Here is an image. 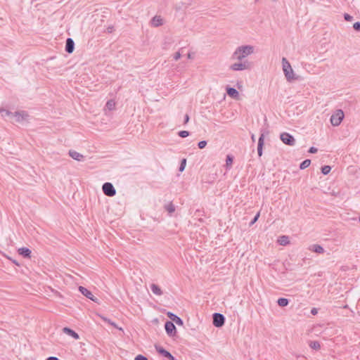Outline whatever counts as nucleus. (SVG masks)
<instances>
[{
	"instance_id": "obj_43",
	"label": "nucleus",
	"mask_w": 360,
	"mask_h": 360,
	"mask_svg": "<svg viewBox=\"0 0 360 360\" xmlns=\"http://www.w3.org/2000/svg\"><path fill=\"white\" fill-rule=\"evenodd\" d=\"M46 360H59V359L55 356H50Z\"/></svg>"
},
{
	"instance_id": "obj_29",
	"label": "nucleus",
	"mask_w": 360,
	"mask_h": 360,
	"mask_svg": "<svg viewBox=\"0 0 360 360\" xmlns=\"http://www.w3.org/2000/svg\"><path fill=\"white\" fill-rule=\"evenodd\" d=\"M331 170V167L328 165H325L323 167H321V172L326 175L328 174Z\"/></svg>"
},
{
	"instance_id": "obj_32",
	"label": "nucleus",
	"mask_w": 360,
	"mask_h": 360,
	"mask_svg": "<svg viewBox=\"0 0 360 360\" xmlns=\"http://www.w3.org/2000/svg\"><path fill=\"white\" fill-rule=\"evenodd\" d=\"M173 321L179 326H183L184 324L183 321L179 316H177Z\"/></svg>"
},
{
	"instance_id": "obj_25",
	"label": "nucleus",
	"mask_w": 360,
	"mask_h": 360,
	"mask_svg": "<svg viewBox=\"0 0 360 360\" xmlns=\"http://www.w3.org/2000/svg\"><path fill=\"white\" fill-rule=\"evenodd\" d=\"M311 164V160H309V159H307L305 160H304L300 165V168L301 169H304L306 168H307Z\"/></svg>"
},
{
	"instance_id": "obj_7",
	"label": "nucleus",
	"mask_w": 360,
	"mask_h": 360,
	"mask_svg": "<svg viewBox=\"0 0 360 360\" xmlns=\"http://www.w3.org/2000/svg\"><path fill=\"white\" fill-rule=\"evenodd\" d=\"M212 316V323L215 327L220 328L224 325L225 318L223 314L219 313H214Z\"/></svg>"
},
{
	"instance_id": "obj_33",
	"label": "nucleus",
	"mask_w": 360,
	"mask_h": 360,
	"mask_svg": "<svg viewBox=\"0 0 360 360\" xmlns=\"http://www.w3.org/2000/svg\"><path fill=\"white\" fill-rule=\"evenodd\" d=\"M199 148L202 149L207 146V141H201L198 144Z\"/></svg>"
},
{
	"instance_id": "obj_24",
	"label": "nucleus",
	"mask_w": 360,
	"mask_h": 360,
	"mask_svg": "<svg viewBox=\"0 0 360 360\" xmlns=\"http://www.w3.org/2000/svg\"><path fill=\"white\" fill-rule=\"evenodd\" d=\"M105 108L109 110H112L115 108V102L113 100H109L105 104Z\"/></svg>"
},
{
	"instance_id": "obj_30",
	"label": "nucleus",
	"mask_w": 360,
	"mask_h": 360,
	"mask_svg": "<svg viewBox=\"0 0 360 360\" xmlns=\"http://www.w3.org/2000/svg\"><path fill=\"white\" fill-rule=\"evenodd\" d=\"M186 164V160L185 158H184L181 162V165H180V167L179 169V172H183L184 170Z\"/></svg>"
},
{
	"instance_id": "obj_19",
	"label": "nucleus",
	"mask_w": 360,
	"mask_h": 360,
	"mask_svg": "<svg viewBox=\"0 0 360 360\" xmlns=\"http://www.w3.org/2000/svg\"><path fill=\"white\" fill-rule=\"evenodd\" d=\"M264 134H262L259 138L258 146H257V153H258V155L259 157H261L262 155V148H263V146H264Z\"/></svg>"
},
{
	"instance_id": "obj_27",
	"label": "nucleus",
	"mask_w": 360,
	"mask_h": 360,
	"mask_svg": "<svg viewBox=\"0 0 360 360\" xmlns=\"http://www.w3.org/2000/svg\"><path fill=\"white\" fill-rule=\"evenodd\" d=\"M233 157H232V156H231V155H228L226 156V167H230L232 165V164H233Z\"/></svg>"
},
{
	"instance_id": "obj_6",
	"label": "nucleus",
	"mask_w": 360,
	"mask_h": 360,
	"mask_svg": "<svg viewBox=\"0 0 360 360\" xmlns=\"http://www.w3.org/2000/svg\"><path fill=\"white\" fill-rule=\"evenodd\" d=\"M103 193L109 197H112L116 194V190L111 183L106 182L102 186Z\"/></svg>"
},
{
	"instance_id": "obj_11",
	"label": "nucleus",
	"mask_w": 360,
	"mask_h": 360,
	"mask_svg": "<svg viewBox=\"0 0 360 360\" xmlns=\"http://www.w3.org/2000/svg\"><path fill=\"white\" fill-rule=\"evenodd\" d=\"M155 349L157 350V352L162 354L163 356L169 359V360H176L172 354L170 352H169L168 351H167L166 349H165L163 347H160V346H155Z\"/></svg>"
},
{
	"instance_id": "obj_48",
	"label": "nucleus",
	"mask_w": 360,
	"mask_h": 360,
	"mask_svg": "<svg viewBox=\"0 0 360 360\" xmlns=\"http://www.w3.org/2000/svg\"><path fill=\"white\" fill-rule=\"evenodd\" d=\"M13 262H14L15 264L18 265V264L16 262V261H13Z\"/></svg>"
},
{
	"instance_id": "obj_41",
	"label": "nucleus",
	"mask_w": 360,
	"mask_h": 360,
	"mask_svg": "<svg viewBox=\"0 0 360 360\" xmlns=\"http://www.w3.org/2000/svg\"><path fill=\"white\" fill-rule=\"evenodd\" d=\"M317 150H317V148H315V147H311V148H309V153H316V152H317Z\"/></svg>"
},
{
	"instance_id": "obj_20",
	"label": "nucleus",
	"mask_w": 360,
	"mask_h": 360,
	"mask_svg": "<svg viewBox=\"0 0 360 360\" xmlns=\"http://www.w3.org/2000/svg\"><path fill=\"white\" fill-rule=\"evenodd\" d=\"M278 243L281 245H286L290 243L289 238L287 236H281L278 239Z\"/></svg>"
},
{
	"instance_id": "obj_44",
	"label": "nucleus",
	"mask_w": 360,
	"mask_h": 360,
	"mask_svg": "<svg viewBox=\"0 0 360 360\" xmlns=\"http://www.w3.org/2000/svg\"><path fill=\"white\" fill-rule=\"evenodd\" d=\"M311 314H314H314H316V313H317V309H316V308H313V309H311Z\"/></svg>"
},
{
	"instance_id": "obj_1",
	"label": "nucleus",
	"mask_w": 360,
	"mask_h": 360,
	"mask_svg": "<svg viewBox=\"0 0 360 360\" xmlns=\"http://www.w3.org/2000/svg\"><path fill=\"white\" fill-rule=\"evenodd\" d=\"M254 52V46L250 45L240 46L234 51L232 58L243 61V60Z\"/></svg>"
},
{
	"instance_id": "obj_42",
	"label": "nucleus",
	"mask_w": 360,
	"mask_h": 360,
	"mask_svg": "<svg viewBox=\"0 0 360 360\" xmlns=\"http://www.w3.org/2000/svg\"><path fill=\"white\" fill-rule=\"evenodd\" d=\"M189 121V115L188 114H186L184 117V124H186Z\"/></svg>"
},
{
	"instance_id": "obj_49",
	"label": "nucleus",
	"mask_w": 360,
	"mask_h": 360,
	"mask_svg": "<svg viewBox=\"0 0 360 360\" xmlns=\"http://www.w3.org/2000/svg\"><path fill=\"white\" fill-rule=\"evenodd\" d=\"M359 222H360V216L359 217Z\"/></svg>"
},
{
	"instance_id": "obj_9",
	"label": "nucleus",
	"mask_w": 360,
	"mask_h": 360,
	"mask_svg": "<svg viewBox=\"0 0 360 360\" xmlns=\"http://www.w3.org/2000/svg\"><path fill=\"white\" fill-rule=\"evenodd\" d=\"M79 292L83 295H84L85 297H86L87 298H89V300L95 302H98V299L96 297H95L94 296V295L91 293V291H89L88 289H86V288L83 287V286H79Z\"/></svg>"
},
{
	"instance_id": "obj_26",
	"label": "nucleus",
	"mask_w": 360,
	"mask_h": 360,
	"mask_svg": "<svg viewBox=\"0 0 360 360\" xmlns=\"http://www.w3.org/2000/svg\"><path fill=\"white\" fill-rule=\"evenodd\" d=\"M0 114L1 115L2 117H4V116L12 117V115H13V112H11V111H9L8 110L4 109V108H0Z\"/></svg>"
},
{
	"instance_id": "obj_14",
	"label": "nucleus",
	"mask_w": 360,
	"mask_h": 360,
	"mask_svg": "<svg viewBox=\"0 0 360 360\" xmlns=\"http://www.w3.org/2000/svg\"><path fill=\"white\" fill-rule=\"evenodd\" d=\"M18 252L25 258H30L32 252L27 248H21L18 249Z\"/></svg>"
},
{
	"instance_id": "obj_23",
	"label": "nucleus",
	"mask_w": 360,
	"mask_h": 360,
	"mask_svg": "<svg viewBox=\"0 0 360 360\" xmlns=\"http://www.w3.org/2000/svg\"><path fill=\"white\" fill-rule=\"evenodd\" d=\"M277 303L280 307H283L288 304L289 300L286 298L281 297L278 300Z\"/></svg>"
},
{
	"instance_id": "obj_35",
	"label": "nucleus",
	"mask_w": 360,
	"mask_h": 360,
	"mask_svg": "<svg viewBox=\"0 0 360 360\" xmlns=\"http://www.w3.org/2000/svg\"><path fill=\"white\" fill-rule=\"evenodd\" d=\"M167 316L173 321L176 317L177 316L172 312H168L167 314Z\"/></svg>"
},
{
	"instance_id": "obj_36",
	"label": "nucleus",
	"mask_w": 360,
	"mask_h": 360,
	"mask_svg": "<svg viewBox=\"0 0 360 360\" xmlns=\"http://www.w3.org/2000/svg\"><path fill=\"white\" fill-rule=\"evenodd\" d=\"M344 18L346 21H352L353 20V17L348 13H345Z\"/></svg>"
},
{
	"instance_id": "obj_38",
	"label": "nucleus",
	"mask_w": 360,
	"mask_h": 360,
	"mask_svg": "<svg viewBox=\"0 0 360 360\" xmlns=\"http://www.w3.org/2000/svg\"><path fill=\"white\" fill-rule=\"evenodd\" d=\"M134 360H148V359L145 356L139 354L135 357Z\"/></svg>"
},
{
	"instance_id": "obj_12",
	"label": "nucleus",
	"mask_w": 360,
	"mask_h": 360,
	"mask_svg": "<svg viewBox=\"0 0 360 360\" xmlns=\"http://www.w3.org/2000/svg\"><path fill=\"white\" fill-rule=\"evenodd\" d=\"M75 49V42L72 39L68 38L65 44V51L68 53H72Z\"/></svg>"
},
{
	"instance_id": "obj_2",
	"label": "nucleus",
	"mask_w": 360,
	"mask_h": 360,
	"mask_svg": "<svg viewBox=\"0 0 360 360\" xmlns=\"http://www.w3.org/2000/svg\"><path fill=\"white\" fill-rule=\"evenodd\" d=\"M282 63H283V70L285 74V76L288 81H292L295 79V77H294V72L290 64V63L288 61V60L285 58H283L282 59Z\"/></svg>"
},
{
	"instance_id": "obj_13",
	"label": "nucleus",
	"mask_w": 360,
	"mask_h": 360,
	"mask_svg": "<svg viewBox=\"0 0 360 360\" xmlns=\"http://www.w3.org/2000/svg\"><path fill=\"white\" fill-rule=\"evenodd\" d=\"M163 23L164 20L160 15H155L151 20V25L155 27L162 25Z\"/></svg>"
},
{
	"instance_id": "obj_28",
	"label": "nucleus",
	"mask_w": 360,
	"mask_h": 360,
	"mask_svg": "<svg viewBox=\"0 0 360 360\" xmlns=\"http://www.w3.org/2000/svg\"><path fill=\"white\" fill-rule=\"evenodd\" d=\"M309 346L311 348L318 349L321 347L320 343L317 341H312L310 342Z\"/></svg>"
},
{
	"instance_id": "obj_39",
	"label": "nucleus",
	"mask_w": 360,
	"mask_h": 360,
	"mask_svg": "<svg viewBox=\"0 0 360 360\" xmlns=\"http://www.w3.org/2000/svg\"><path fill=\"white\" fill-rule=\"evenodd\" d=\"M353 28L356 31H360V22H356L354 23Z\"/></svg>"
},
{
	"instance_id": "obj_15",
	"label": "nucleus",
	"mask_w": 360,
	"mask_h": 360,
	"mask_svg": "<svg viewBox=\"0 0 360 360\" xmlns=\"http://www.w3.org/2000/svg\"><path fill=\"white\" fill-rule=\"evenodd\" d=\"M226 93L230 97L235 98V99H238L239 93L236 89H234L233 87H227Z\"/></svg>"
},
{
	"instance_id": "obj_45",
	"label": "nucleus",
	"mask_w": 360,
	"mask_h": 360,
	"mask_svg": "<svg viewBox=\"0 0 360 360\" xmlns=\"http://www.w3.org/2000/svg\"><path fill=\"white\" fill-rule=\"evenodd\" d=\"M99 316L101 317V319H102L104 321L107 322L108 321V318L103 316H101V315H99Z\"/></svg>"
},
{
	"instance_id": "obj_46",
	"label": "nucleus",
	"mask_w": 360,
	"mask_h": 360,
	"mask_svg": "<svg viewBox=\"0 0 360 360\" xmlns=\"http://www.w3.org/2000/svg\"><path fill=\"white\" fill-rule=\"evenodd\" d=\"M187 57H188V58H189V59L193 58V56H192V54H191V53H188Z\"/></svg>"
},
{
	"instance_id": "obj_40",
	"label": "nucleus",
	"mask_w": 360,
	"mask_h": 360,
	"mask_svg": "<svg viewBox=\"0 0 360 360\" xmlns=\"http://www.w3.org/2000/svg\"><path fill=\"white\" fill-rule=\"evenodd\" d=\"M181 55L180 52L178 51V52L174 53V59L175 60H178L181 58Z\"/></svg>"
},
{
	"instance_id": "obj_8",
	"label": "nucleus",
	"mask_w": 360,
	"mask_h": 360,
	"mask_svg": "<svg viewBox=\"0 0 360 360\" xmlns=\"http://www.w3.org/2000/svg\"><path fill=\"white\" fill-rule=\"evenodd\" d=\"M165 328L168 335L172 337L176 335V329L173 322L167 321L165 324Z\"/></svg>"
},
{
	"instance_id": "obj_3",
	"label": "nucleus",
	"mask_w": 360,
	"mask_h": 360,
	"mask_svg": "<svg viewBox=\"0 0 360 360\" xmlns=\"http://www.w3.org/2000/svg\"><path fill=\"white\" fill-rule=\"evenodd\" d=\"M232 70L234 71H240L244 70H249L251 68V63L248 60H245L243 62L240 61L238 63H235L232 64L230 67Z\"/></svg>"
},
{
	"instance_id": "obj_21",
	"label": "nucleus",
	"mask_w": 360,
	"mask_h": 360,
	"mask_svg": "<svg viewBox=\"0 0 360 360\" xmlns=\"http://www.w3.org/2000/svg\"><path fill=\"white\" fill-rule=\"evenodd\" d=\"M150 288H151L152 292L154 294H155L157 295H162V290L160 289V288L158 285H156L155 283H153L150 285Z\"/></svg>"
},
{
	"instance_id": "obj_10",
	"label": "nucleus",
	"mask_w": 360,
	"mask_h": 360,
	"mask_svg": "<svg viewBox=\"0 0 360 360\" xmlns=\"http://www.w3.org/2000/svg\"><path fill=\"white\" fill-rule=\"evenodd\" d=\"M12 117H15V122H21L23 120H27L28 114L25 111L15 112V113H13Z\"/></svg>"
},
{
	"instance_id": "obj_16",
	"label": "nucleus",
	"mask_w": 360,
	"mask_h": 360,
	"mask_svg": "<svg viewBox=\"0 0 360 360\" xmlns=\"http://www.w3.org/2000/svg\"><path fill=\"white\" fill-rule=\"evenodd\" d=\"M309 250L310 251H312V252H314L319 253V254H323L324 252L323 248L321 245H318V244H314V245H310L309 247Z\"/></svg>"
},
{
	"instance_id": "obj_5",
	"label": "nucleus",
	"mask_w": 360,
	"mask_h": 360,
	"mask_svg": "<svg viewBox=\"0 0 360 360\" xmlns=\"http://www.w3.org/2000/svg\"><path fill=\"white\" fill-rule=\"evenodd\" d=\"M344 118V113L342 110H338L335 115L330 117L331 124L333 126H338Z\"/></svg>"
},
{
	"instance_id": "obj_4",
	"label": "nucleus",
	"mask_w": 360,
	"mask_h": 360,
	"mask_svg": "<svg viewBox=\"0 0 360 360\" xmlns=\"http://www.w3.org/2000/svg\"><path fill=\"white\" fill-rule=\"evenodd\" d=\"M281 140L283 141V143L288 146H292L295 144V138L287 132H283L280 135Z\"/></svg>"
},
{
	"instance_id": "obj_34",
	"label": "nucleus",
	"mask_w": 360,
	"mask_h": 360,
	"mask_svg": "<svg viewBox=\"0 0 360 360\" xmlns=\"http://www.w3.org/2000/svg\"><path fill=\"white\" fill-rule=\"evenodd\" d=\"M107 323L110 324L111 326H112L113 327L119 329L120 330H122V328H119L115 323L112 322L111 320H110L109 319H108L107 321Z\"/></svg>"
},
{
	"instance_id": "obj_37",
	"label": "nucleus",
	"mask_w": 360,
	"mask_h": 360,
	"mask_svg": "<svg viewBox=\"0 0 360 360\" xmlns=\"http://www.w3.org/2000/svg\"><path fill=\"white\" fill-rule=\"evenodd\" d=\"M259 217V212H258L255 216V217L253 218V219L251 221V222L250 223V225L252 226V224H254L258 219V218Z\"/></svg>"
},
{
	"instance_id": "obj_22",
	"label": "nucleus",
	"mask_w": 360,
	"mask_h": 360,
	"mask_svg": "<svg viewBox=\"0 0 360 360\" xmlns=\"http://www.w3.org/2000/svg\"><path fill=\"white\" fill-rule=\"evenodd\" d=\"M165 209L169 212V214H172L175 211V206L172 204V202H169L165 206Z\"/></svg>"
},
{
	"instance_id": "obj_47",
	"label": "nucleus",
	"mask_w": 360,
	"mask_h": 360,
	"mask_svg": "<svg viewBox=\"0 0 360 360\" xmlns=\"http://www.w3.org/2000/svg\"><path fill=\"white\" fill-rule=\"evenodd\" d=\"M251 138H252V140L253 141H255V136H254V134H252V137H251Z\"/></svg>"
},
{
	"instance_id": "obj_17",
	"label": "nucleus",
	"mask_w": 360,
	"mask_h": 360,
	"mask_svg": "<svg viewBox=\"0 0 360 360\" xmlns=\"http://www.w3.org/2000/svg\"><path fill=\"white\" fill-rule=\"evenodd\" d=\"M69 155L72 159L77 161H82L84 159V155L75 150H69Z\"/></svg>"
},
{
	"instance_id": "obj_18",
	"label": "nucleus",
	"mask_w": 360,
	"mask_h": 360,
	"mask_svg": "<svg viewBox=\"0 0 360 360\" xmlns=\"http://www.w3.org/2000/svg\"><path fill=\"white\" fill-rule=\"evenodd\" d=\"M63 333L72 337L75 340L79 339V335L76 332H75L73 330L70 329V328L65 327L63 328Z\"/></svg>"
},
{
	"instance_id": "obj_31",
	"label": "nucleus",
	"mask_w": 360,
	"mask_h": 360,
	"mask_svg": "<svg viewBox=\"0 0 360 360\" xmlns=\"http://www.w3.org/2000/svg\"><path fill=\"white\" fill-rule=\"evenodd\" d=\"M179 136L181 138H186L189 136V132L188 131H180Z\"/></svg>"
}]
</instances>
